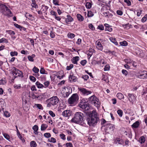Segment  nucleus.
<instances>
[{
    "mask_svg": "<svg viewBox=\"0 0 147 147\" xmlns=\"http://www.w3.org/2000/svg\"><path fill=\"white\" fill-rule=\"evenodd\" d=\"M88 124L90 126H94L99 121V119L96 111H92L87 119Z\"/></svg>",
    "mask_w": 147,
    "mask_h": 147,
    "instance_id": "nucleus-1",
    "label": "nucleus"
},
{
    "mask_svg": "<svg viewBox=\"0 0 147 147\" xmlns=\"http://www.w3.org/2000/svg\"><path fill=\"white\" fill-rule=\"evenodd\" d=\"M84 115L80 112H76L74 117L71 120L72 122L79 123H81L83 120Z\"/></svg>",
    "mask_w": 147,
    "mask_h": 147,
    "instance_id": "nucleus-2",
    "label": "nucleus"
},
{
    "mask_svg": "<svg viewBox=\"0 0 147 147\" xmlns=\"http://www.w3.org/2000/svg\"><path fill=\"white\" fill-rule=\"evenodd\" d=\"M0 11L8 17H11L12 15L10 10L5 4L0 3Z\"/></svg>",
    "mask_w": 147,
    "mask_h": 147,
    "instance_id": "nucleus-3",
    "label": "nucleus"
},
{
    "mask_svg": "<svg viewBox=\"0 0 147 147\" xmlns=\"http://www.w3.org/2000/svg\"><path fill=\"white\" fill-rule=\"evenodd\" d=\"M48 100L49 102L47 104V107H49L57 105L59 101V99L56 96L50 98Z\"/></svg>",
    "mask_w": 147,
    "mask_h": 147,
    "instance_id": "nucleus-4",
    "label": "nucleus"
},
{
    "mask_svg": "<svg viewBox=\"0 0 147 147\" xmlns=\"http://www.w3.org/2000/svg\"><path fill=\"white\" fill-rule=\"evenodd\" d=\"M79 100V96L77 94H73L69 98L68 100V102L69 104L75 105L77 104Z\"/></svg>",
    "mask_w": 147,
    "mask_h": 147,
    "instance_id": "nucleus-5",
    "label": "nucleus"
},
{
    "mask_svg": "<svg viewBox=\"0 0 147 147\" xmlns=\"http://www.w3.org/2000/svg\"><path fill=\"white\" fill-rule=\"evenodd\" d=\"M89 100L97 107H98L100 105V102L98 99L94 95L90 97L89 98Z\"/></svg>",
    "mask_w": 147,
    "mask_h": 147,
    "instance_id": "nucleus-6",
    "label": "nucleus"
},
{
    "mask_svg": "<svg viewBox=\"0 0 147 147\" xmlns=\"http://www.w3.org/2000/svg\"><path fill=\"white\" fill-rule=\"evenodd\" d=\"M11 73L12 74L14 78H16L18 76L21 77H23L22 72L18 69H16L15 67H13V70L11 71Z\"/></svg>",
    "mask_w": 147,
    "mask_h": 147,
    "instance_id": "nucleus-7",
    "label": "nucleus"
},
{
    "mask_svg": "<svg viewBox=\"0 0 147 147\" xmlns=\"http://www.w3.org/2000/svg\"><path fill=\"white\" fill-rule=\"evenodd\" d=\"M84 100L82 99L80 102L79 107L83 109L86 111L89 110L90 108L89 105L88 103L84 102Z\"/></svg>",
    "mask_w": 147,
    "mask_h": 147,
    "instance_id": "nucleus-8",
    "label": "nucleus"
},
{
    "mask_svg": "<svg viewBox=\"0 0 147 147\" xmlns=\"http://www.w3.org/2000/svg\"><path fill=\"white\" fill-rule=\"evenodd\" d=\"M78 90L80 93L84 96L88 95L92 93L91 91L87 90L85 88H78Z\"/></svg>",
    "mask_w": 147,
    "mask_h": 147,
    "instance_id": "nucleus-9",
    "label": "nucleus"
},
{
    "mask_svg": "<svg viewBox=\"0 0 147 147\" xmlns=\"http://www.w3.org/2000/svg\"><path fill=\"white\" fill-rule=\"evenodd\" d=\"M65 93L64 94V96L65 97H67L72 92V89L70 87L67 86L66 88H65Z\"/></svg>",
    "mask_w": 147,
    "mask_h": 147,
    "instance_id": "nucleus-10",
    "label": "nucleus"
},
{
    "mask_svg": "<svg viewBox=\"0 0 147 147\" xmlns=\"http://www.w3.org/2000/svg\"><path fill=\"white\" fill-rule=\"evenodd\" d=\"M71 112L70 110H66L64 111L62 113V115L67 118L71 116Z\"/></svg>",
    "mask_w": 147,
    "mask_h": 147,
    "instance_id": "nucleus-11",
    "label": "nucleus"
},
{
    "mask_svg": "<svg viewBox=\"0 0 147 147\" xmlns=\"http://www.w3.org/2000/svg\"><path fill=\"white\" fill-rule=\"evenodd\" d=\"M138 77L141 79L147 78V71H141L138 75Z\"/></svg>",
    "mask_w": 147,
    "mask_h": 147,
    "instance_id": "nucleus-12",
    "label": "nucleus"
},
{
    "mask_svg": "<svg viewBox=\"0 0 147 147\" xmlns=\"http://www.w3.org/2000/svg\"><path fill=\"white\" fill-rule=\"evenodd\" d=\"M69 80L70 82H75L77 81V77L72 73H71L69 77Z\"/></svg>",
    "mask_w": 147,
    "mask_h": 147,
    "instance_id": "nucleus-13",
    "label": "nucleus"
},
{
    "mask_svg": "<svg viewBox=\"0 0 147 147\" xmlns=\"http://www.w3.org/2000/svg\"><path fill=\"white\" fill-rule=\"evenodd\" d=\"M67 18H65V21L67 24H69V22H71L73 21V19L69 15H67L66 16Z\"/></svg>",
    "mask_w": 147,
    "mask_h": 147,
    "instance_id": "nucleus-14",
    "label": "nucleus"
},
{
    "mask_svg": "<svg viewBox=\"0 0 147 147\" xmlns=\"http://www.w3.org/2000/svg\"><path fill=\"white\" fill-rule=\"evenodd\" d=\"M96 47L98 50L102 51L103 49V46L101 44L100 41H97L96 42Z\"/></svg>",
    "mask_w": 147,
    "mask_h": 147,
    "instance_id": "nucleus-15",
    "label": "nucleus"
},
{
    "mask_svg": "<svg viewBox=\"0 0 147 147\" xmlns=\"http://www.w3.org/2000/svg\"><path fill=\"white\" fill-rule=\"evenodd\" d=\"M106 18H111L113 16V14L110 13L109 11H106L104 12L102 14Z\"/></svg>",
    "mask_w": 147,
    "mask_h": 147,
    "instance_id": "nucleus-16",
    "label": "nucleus"
},
{
    "mask_svg": "<svg viewBox=\"0 0 147 147\" xmlns=\"http://www.w3.org/2000/svg\"><path fill=\"white\" fill-rule=\"evenodd\" d=\"M49 8V7L48 6L45 5V4H43L41 6V10H42V11L43 12V13H45L46 14V15H47L46 12L47 11Z\"/></svg>",
    "mask_w": 147,
    "mask_h": 147,
    "instance_id": "nucleus-17",
    "label": "nucleus"
},
{
    "mask_svg": "<svg viewBox=\"0 0 147 147\" xmlns=\"http://www.w3.org/2000/svg\"><path fill=\"white\" fill-rule=\"evenodd\" d=\"M128 98L129 100L131 102H132L135 100V97L133 94L128 93Z\"/></svg>",
    "mask_w": 147,
    "mask_h": 147,
    "instance_id": "nucleus-18",
    "label": "nucleus"
},
{
    "mask_svg": "<svg viewBox=\"0 0 147 147\" xmlns=\"http://www.w3.org/2000/svg\"><path fill=\"white\" fill-rule=\"evenodd\" d=\"M80 58L78 56H76L73 58L71 59V61L74 64H77L78 61L79 60Z\"/></svg>",
    "mask_w": 147,
    "mask_h": 147,
    "instance_id": "nucleus-19",
    "label": "nucleus"
},
{
    "mask_svg": "<svg viewBox=\"0 0 147 147\" xmlns=\"http://www.w3.org/2000/svg\"><path fill=\"white\" fill-rule=\"evenodd\" d=\"M105 27V30L108 31L109 32H111L112 31L113 29L109 25L107 24H104Z\"/></svg>",
    "mask_w": 147,
    "mask_h": 147,
    "instance_id": "nucleus-20",
    "label": "nucleus"
},
{
    "mask_svg": "<svg viewBox=\"0 0 147 147\" xmlns=\"http://www.w3.org/2000/svg\"><path fill=\"white\" fill-rule=\"evenodd\" d=\"M124 61L127 64H134L136 63L135 62L129 59H125L124 60Z\"/></svg>",
    "mask_w": 147,
    "mask_h": 147,
    "instance_id": "nucleus-21",
    "label": "nucleus"
},
{
    "mask_svg": "<svg viewBox=\"0 0 147 147\" xmlns=\"http://www.w3.org/2000/svg\"><path fill=\"white\" fill-rule=\"evenodd\" d=\"M140 124V123L138 121H137L134 123L132 125V128H138Z\"/></svg>",
    "mask_w": 147,
    "mask_h": 147,
    "instance_id": "nucleus-22",
    "label": "nucleus"
},
{
    "mask_svg": "<svg viewBox=\"0 0 147 147\" xmlns=\"http://www.w3.org/2000/svg\"><path fill=\"white\" fill-rule=\"evenodd\" d=\"M32 3L31 4V6L33 7H34L35 9L38 8V6L37 4L36 3V2L35 1V0H32Z\"/></svg>",
    "mask_w": 147,
    "mask_h": 147,
    "instance_id": "nucleus-23",
    "label": "nucleus"
},
{
    "mask_svg": "<svg viewBox=\"0 0 147 147\" xmlns=\"http://www.w3.org/2000/svg\"><path fill=\"white\" fill-rule=\"evenodd\" d=\"M115 142L116 144L118 143L119 144H122L123 143V140L119 138H117L116 139Z\"/></svg>",
    "mask_w": 147,
    "mask_h": 147,
    "instance_id": "nucleus-24",
    "label": "nucleus"
},
{
    "mask_svg": "<svg viewBox=\"0 0 147 147\" xmlns=\"http://www.w3.org/2000/svg\"><path fill=\"white\" fill-rule=\"evenodd\" d=\"M36 85L38 88H41L44 87V85L41 84L39 81H37L35 83Z\"/></svg>",
    "mask_w": 147,
    "mask_h": 147,
    "instance_id": "nucleus-25",
    "label": "nucleus"
},
{
    "mask_svg": "<svg viewBox=\"0 0 147 147\" xmlns=\"http://www.w3.org/2000/svg\"><path fill=\"white\" fill-rule=\"evenodd\" d=\"M110 40L116 45H118V42L116 40V38L113 37H110L109 38Z\"/></svg>",
    "mask_w": 147,
    "mask_h": 147,
    "instance_id": "nucleus-26",
    "label": "nucleus"
},
{
    "mask_svg": "<svg viewBox=\"0 0 147 147\" xmlns=\"http://www.w3.org/2000/svg\"><path fill=\"white\" fill-rule=\"evenodd\" d=\"M34 107L37 108L39 109L42 110L43 108L42 106L40 104H35Z\"/></svg>",
    "mask_w": 147,
    "mask_h": 147,
    "instance_id": "nucleus-27",
    "label": "nucleus"
},
{
    "mask_svg": "<svg viewBox=\"0 0 147 147\" xmlns=\"http://www.w3.org/2000/svg\"><path fill=\"white\" fill-rule=\"evenodd\" d=\"M77 17L78 20L79 21L81 22L84 20V18L80 14H77Z\"/></svg>",
    "mask_w": 147,
    "mask_h": 147,
    "instance_id": "nucleus-28",
    "label": "nucleus"
},
{
    "mask_svg": "<svg viewBox=\"0 0 147 147\" xmlns=\"http://www.w3.org/2000/svg\"><path fill=\"white\" fill-rule=\"evenodd\" d=\"M102 80L107 82H108L109 81L108 78L104 74H102Z\"/></svg>",
    "mask_w": 147,
    "mask_h": 147,
    "instance_id": "nucleus-29",
    "label": "nucleus"
},
{
    "mask_svg": "<svg viewBox=\"0 0 147 147\" xmlns=\"http://www.w3.org/2000/svg\"><path fill=\"white\" fill-rule=\"evenodd\" d=\"M124 67L125 68L127 69H133L134 67H136V65H132L129 66V65H124Z\"/></svg>",
    "mask_w": 147,
    "mask_h": 147,
    "instance_id": "nucleus-30",
    "label": "nucleus"
},
{
    "mask_svg": "<svg viewBox=\"0 0 147 147\" xmlns=\"http://www.w3.org/2000/svg\"><path fill=\"white\" fill-rule=\"evenodd\" d=\"M107 8V5H105L102 7L100 11L103 14L104 12L106 11V9Z\"/></svg>",
    "mask_w": 147,
    "mask_h": 147,
    "instance_id": "nucleus-31",
    "label": "nucleus"
},
{
    "mask_svg": "<svg viewBox=\"0 0 147 147\" xmlns=\"http://www.w3.org/2000/svg\"><path fill=\"white\" fill-rule=\"evenodd\" d=\"M145 141V138L143 136H141L139 138V141L141 144L144 143Z\"/></svg>",
    "mask_w": 147,
    "mask_h": 147,
    "instance_id": "nucleus-32",
    "label": "nucleus"
},
{
    "mask_svg": "<svg viewBox=\"0 0 147 147\" xmlns=\"http://www.w3.org/2000/svg\"><path fill=\"white\" fill-rule=\"evenodd\" d=\"M116 96L119 99H121L124 98V96L123 95L120 93H117Z\"/></svg>",
    "mask_w": 147,
    "mask_h": 147,
    "instance_id": "nucleus-33",
    "label": "nucleus"
},
{
    "mask_svg": "<svg viewBox=\"0 0 147 147\" xmlns=\"http://www.w3.org/2000/svg\"><path fill=\"white\" fill-rule=\"evenodd\" d=\"M106 53H109L110 54H111L112 55H115L116 53L114 51H111L110 50L108 51V52H105Z\"/></svg>",
    "mask_w": 147,
    "mask_h": 147,
    "instance_id": "nucleus-34",
    "label": "nucleus"
},
{
    "mask_svg": "<svg viewBox=\"0 0 147 147\" xmlns=\"http://www.w3.org/2000/svg\"><path fill=\"white\" fill-rule=\"evenodd\" d=\"M6 32L11 36H13L15 34V32L11 30H7Z\"/></svg>",
    "mask_w": 147,
    "mask_h": 147,
    "instance_id": "nucleus-35",
    "label": "nucleus"
},
{
    "mask_svg": "<svg viewBox=\"0 0 147 147\" xmlns=\"http://www.w3.org/2000/svg\"><path fill=\"white\" fill-rule=\"evenodd\" d=\"M120 45L122 46H125L127 45L128 43L126 41H123L120 42Z\"/></svg>",
    "mask_w": 147,
    "mask_h": 147,
    "instance_id": "nucleus-36",
    "label": "nucleus"
},
{
    "mask_svg": "<svg viewBox=\"0 0 147 147\" xmlns=\"http://www.w3.org/2000/svg\"><path fill=\"white\" fill-rule=\"evenodd\" d=\"M93 49H91V50H90L88 52H87V55H88V58L89 56V58L92 56V55L93 54Z\"/></svg>",
    "mask_w": 147,
    "mask_h": 147,
    "instance_id": "nucleus-37",
    "label": "nucleus"
},
{
    "mask_svg": "<svg viewBox=\"0 0 147 147\" xmlns=\"http://www.w3.org/2000/svg\"><path fill=\"white\" fill-rule=\"evenodd\" d=\"M47 125L46 124H42L41 125V130L42 131L45 130L47 127Z\"/></svg>",
    "mask_w": 147,
    "mask_h": 147,
    "instance_id": "nucleus-38",
    "label": "nucleus"
},
{
    "mask_svg": "<svg viewBox=\"0 0 147 147\" xmlns=\"http://www.w3.org/2000/svg\"><path fill=\"white\" fill-rule=\"evenodd\" d=\"M30 144L31 147H36L37 146L36 143L34 141H31Z\"/></svg>",
    "mask_w": 147,
    "mask_h": 147,
    "instance_id": "nucleus-39",
    "label": "nucleus"
},
{
    "mask_svg": "<svg viewBox=\"0 0 147 147\" xmlns=\"http://www.w3.org/2000/svg\"><path fill=\"white\" fill-rule=\"evenodd\" d=\"M93 12L92 10L91 11H89L88 12L87 16L88 17H91L94 16Z\"/></svg>",
    "mask_w": 147,
    "mask_h": 147,
    "instance_id": "nucleus-40",
    "label": "nucleus"
},
{
    "mask_svg": "<svg viewBox=\"0 0 147 147\" xmlns=\"http://www.w3.org/2000/svg\"><path fill=\"white\" fill-rule=\"evenodd\" d=\"M96 63L97 64H105V60L103 59H102L100 60L99 61L97 62Z\"/></svg>",
    "mask_w": 147,
    "mask_h": 147,
    "instance_id": "nucleus-41",
    "label": "nucleus"
},
{
    "mask_svg": "<svg viewBox=\"0 0 147 147\" xmlns=\"http://www.w3.org/2000/svg\"><path fill=\"white\" fill-rule=\"evenodd\" d=\"M40 72L41 74H47V73L46 71L44 69L41 67L40 70Z\"/></svg>",
    "mask_w": 147,
    "mask_h": 147,
    "instance_id": "nucleus-42",
    "label": "nucleus"
},
{
    "mask_svg": "<svg viewBox=\"0 0 147 147\" xmlns=\"http://www.w3.org/2000/svg\"><path fill=\"white\" fill-rule=\"evenodd\" d=\"M3 42H5L7 43L8 42V40L7 39L5 38H2L0 39V43Z\"/></svg>",
    "mask_w": 147,
    "mask_h": 147,
    "instance_id": "nucleus-43",
    "label": "nucleus"
},
{
    "mask_svg": "<svg viewBox=\"0 0 147 147\" xmlns=\"http://www.w3.org/2000/svg\"><path fill=\"white\" fill-rule=\"evenodd\" d=\"M49 142H51L55 143L56 142V140L54 138L52 137L48 140Z\"/></svg>",
    "mask_w": 147,
    "mask_h": 147,
    "instance_id": "nucleus-44",
    "label": "nucleus"
},
{
    "mask_svg": "<svg viewBox=\"0 0 147 147\" xmlns=\"http://www.w3.org/2000/svg\"><path fill=\"white\" fill-rule=\"evenodd\" d=\"M67 36L68 38H72L75 37V35L73 33H69L67 34Z\"/></svg>",
    "mask_w": 147,
    "mask_h": 147,
    "instance_id": "nucleus-45",
    "label": "nucleus"
},
{
    "mask_svg": "<svg viewBox=\"0 0 147 147\" xmlns=\"http://www.w3.org/2000/svg\"><path fill=\"white\" fill-rule=\"evenodd\" d=\"M92 4L90 2H87L86 4V7L87 9H90L91 8Z\"/></svg>",
    "mask_w": 147,
    "mask_h": 147,
    "instance_id": "nucleus-46",
    "label": "nucleus"
},
{
    "mask_svg": "<svg viewBox=\"0 0 147 147\" xmlns=\"http://www.w3.org/2000/svg\"><path fill=\"white\" fill-rule=\"evenodd\" d=\"M44 87L45 88H47L48 87L49 84H50V82L49 81H47L44 82Z\"/></svg>",
    "mask_w": 147,
    "mask_h": 147,
    "instance_id": "nucleus-47",
    "label": "nucleus"
},
{
    "mask_svg": "<svg viewBox=\"0 0 147 147\" xmlns=\"http://www.w3.org/2000/svg\"><path fill=\"white\" fill-rule=\"evenodd\" d=\"M6 83V80L5 79H2L0 80V85L5 84Z\"/></svg>",
    "mask_w": 147,
    "mask_h": 147,
    "instance_id": "nucleus-48",
    "label": "nucleus"
},
{
    "mask_svg": "<svg viewBox=\"0 0 147 147\" xmlns=\"http://www.w3.org/2000/svg\"><path fill=\"white\" fill-rule=\"evenodd\" d=\"M147 20V14H146L141 19L142 22H144Z\"/></svg>",
    "mask_w": 147,
    "mask_h": 147,
    "instance_id": "nucleus-49",
    "label": "nucleus"
},
{
    "mask_svg": "<svg viewBox=\"0 0 147 147\" xmlns=\"http://www.w3.org/2000/svg\"><path fill=\"white\" fill-rule=\"evenodd\" d=\"M97 29L101 30H102L104 29V26L102 24L99 25L98 26Z\"/></svg>",
    "mask_w": 147,
    "mask_h": 147,
    "instance_id": "nucleus-50",
    "label": "nucleus"
},
{
    "mask_svg": "<svg viewBox=\"0 0 147 147\" xmlns=\"http://www.w3.org/2000/svg\"><path fill=\"white\" fill-rule=\"evenodd\" d=\"M3 136H4V137L7 140H8L9 141H10L9 140V139H10V136L8 135V134H3Z\"/></svg>",
    "mask_w": 147,
    "mask_h": 147,
    "instance_id": "nucleus-51",
    "label": "nucleus"
},
{
    "mask_svg": "<svg viewBox=\"0 0 147 147\" xmlns=\"http://www.w3.org/2000/svg\"><path fill=\"white\" fill-rule=\"evenodd\" d=\"M59 0H53V3L55 5H59Z\"/></svg>",
    "mask_w": 147,
    "mask_h": 147,
    "instance_id": "nucleus-52",
    "label": "nucleus"
},
{
    "mask_svg": "<svg viewBox=\"0 0 147 147\" xmlns=\"http://www.w3.org/2000/svg\"><path fill=\"white\" fill-rule=\"evenodd\" d=\"M38 127L37 125H34L32 127V129L34 131V132H36L38 130Z\"/></svg>",
    "mask_w": 147,
    "mask_h": 147,
    "instance_id": "nucleus-53",
    "label": "nucleus"
},
{
    "mask_svg": "<svg viewBox=\"0 0 147 147\" xmlns=\"http://www.w3.org/2000/svg\"><path fill=\"white\" fill-rule=\"evenodd\" d=\"M10 55L11 56H17L18 55V53L17 52L14 51L13 52H11L10 53Z\"/></svg>",
    "mask_w": 147,
    "mask_h": 147,
    "instance_id": "nucleus-54",
    "label": "nucleus"
},
{
    "mask_svg": "<svg viewBox=\"0 0 147 147\" xmlns=\"http://www.w3.org/2000/svg\"><path fill=\"white\" fill-rule=\"evenodd\" d=\"M30 80L33 82H35L36 80V78L33 76H30Z\"/></svg>",
    "mask_w": 147,
    "mask_h": 147,
    "instance_id": "nucleus-55",
    "label": "nucleus"
},
{
    "mask_svg": "<svg viewBox=\"0 0 147 147\" xmlns=\"http://www.w3.org/2000/svg\"><path fill=\"white\" fill-rule=\"evenodd\" d=\"M18 137V138L22 140L23 142H25V140L24 138L22 137V136L21 134H19Z\"/></svg>",
    "mask_w": 147,
    "mask_h": 147,
    "instance_id": "nucleus-56",
    "label": "nucleus"
},
{
    "mask_svg": "<svg viewBox=\"0 0 147 147\" xmlns=\"http://www.w3.org/2000/svg\"><path fill=\"white\" fill-rule=\"evenodd\" d=\"M117 113L119 116L121 117L123 115V111L121 110H118L117 111Z\"/></svg>",
    "mask_w": 147,
    "mask_h": 147,
    "instance_id": "nucleus-57",
    "label": "nucleus"
},
{
    "mask_svg": "<svg viewBox=\"0 0 147 147\" xmlns=\"http://www.w3.org/2000/svg\"><path fill=\"white\" fill-rule=\"evenodd\" d=\"M32 70L35 73H37L39 71V69L38 68L35 67L33 68Z\"/></svg>",
    "mask_w": 147,
    "mask_h": 147,
    "instance_id": "nucleus-58",
    "label": "nucleus"
},
{
    "mask_svg": "<svg viewBox=\"0 0 147 147\" xmlns=\"http://www.w3.org/2000/svg\"><path fill=\"white\" fill-rule=\"evenodd\" d=\"M60 138L63 140H65L66 139L65 135L63 134H61L59 135Z\"/></svg>",
    "mask_w": 147,
    "mask_h": 147,
    "instance_id": "nucleus-59",
    "label": "nucleus"
},
{
    "mask_svg": "<svg viewBox=\"0 0 147 147\" xmlns=\"http://www.w3.org/2000/svg\"><path fill=\"white\" fill-rule=\"evenodd\" d=\"M44 135L45 137L47 138H49L51 136V134L48 133H45Z\"/></svg>",
    "mask_w": 147,
    "mask_h": 147,
    "instance_id": "nucleus-60",
    "label": "nucleus"
},
{
    "mask_svg": "<svg viewBox=\"0 0 147 147\" xmlns=\"http://www.w3.org/2000/svg\"><path fill=\"white\" fill-rule=\"evenodd\" d=\"M27 18L31 21H33L34 20V17L30 14V15Z\"/></svg>",
    "mask_w": 147,
    "mask_h": 147,
    "instance_id": "nucleus-61",
    "label": "nucleus"
},
{
    "mask_svg": "<svg viewBox=\"0 0 147 147\" xmlns=\"http://www.w3.org/2000/svg\"><path fill=\"white\" fill-rule=\"evenodd\" d=\"M124 1L127 3L128 6H129L131 5V3L129 0H124Z\"/></svg>",
    "mask_w": 147,
    "mask_h": 147,
    "instance_id": "nucleus-62",
    "label": "nucleus"
},
{
    "mask_svg": "<svg viewBox=\"0 0 147 147\" xmlns=\"http://www.w3.org/2000/svg\"><path fill=\"white\" fill-rule=\"evenodd\" d=\"M89 27L92 30H95V28L92 24H90L89 25Z\"/></svg>",
    "mask_w": 147,
    "mask_h": 147,
    "instance_id": "nucleus-63",
    "label": "nucleus"
},
{
    "mask_svg": "<svg viewBox=\"0 0 147 147\" xmlns=\"http://www.w3.org/2000/svg\"><path fill=\"white\" fill-rule=\"evenodd\" d=\"M65 145L66 147H73L72 144L70 142L66 143Z\"/></svg>",
    "mask_w": 147,
    "mask_h": 147,
    "instance_id": "nucleus-64",
    "label": "nucleus"
}]
</instances>
